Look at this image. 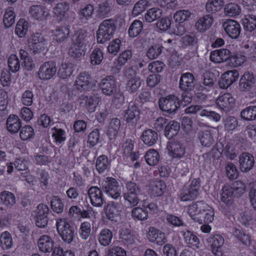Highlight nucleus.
Masks as SVG:
<instances>
[{
	"label": "nucleus",
	"mask_w": 256,
	"mask_h": 256,
	"mask_svg": "<svg viewBox=\"0 0 256 256\" xmlns=\"http://www.w3.org/2000/svg\"><path fill=\"white\" fill-rule=\"evenodd\" d=\"M120 121L118 118H113L109 124L107 134L110 139L114 138L120 132Z\"/></svg>",
	"instance_id": "nucleus-35"
},
{
	"label": "nucleus",
	"mask_w": 256,
	"mask_h": 256,
	"mask_svg": "<svg viewBox=\"0 0 256 256\" xmlns=\"http://www.w3.org/2000/svg\"><path fill=\"white\" fill-rule=\"evenodd\" d=\"M19 54L21 60L24 61L22 66L28 70H32L35 67V64L28 52L25 50L20 49Z\"/></svg>",
	"instance_id": "nucleus-36"
},
{
	"label": "nucleus",
	"mask_w": 256,
	"mask_h": 256,
	"mask_svg": "<svg viewBox=\"0 0 256 256\" xmlns=\"http://www.w3.org/2000/svg\"><path fill=\"white\" fill-rule=\"evenodd\" d=\"M143 28L142 22L140 20H134L128 29V34L132 38H135L140 34Z\"/></svg>",
	"instance_id": "nucleus-52"
},
{
	"label": "nucleus",
	"mask_w": 256,
	"mask_h": 256,
	"mask_svg": "<svg viewBox=\"0 0 256 256\" xmlns=\"http://www.w3.org/2000/svg\"><path fill=\"white\" fill-rule=\"evenodd\" d=\"M220 145L223 146L222 153L228 158L233 160L237 156L238 151L233 144L228 143L224 146L223 144L220 143Z\"/></svg>",
	"instance_id": "nucleus-48"
},
{
	"label": "nucleus",
	"mask_w": 256,
	"mask_h": 256,
	"mask_svg": "<svg viewBox=\"0 0 256 256\" xmlns=\"http://www.w3.org/2000/svg\"><path fill=\"white\" fill-rule=\"evenodd\" d=\"M166 184L164 181H156L152 185L151 194L154 196H160L166 190Z\"/></svg>",
	"instance_id": "nucleus-47"
},
{
	"label": "nucleus",
	"mask_w": 256,
	"mask_h": 256,
	"mask_svg": "<svg viewBox=\"0 0 256 256\" xmlns=\"http://www.w3.org/2000/svg\"><path fill=\"white\" fill-rule=\"evenodd\" d=\"M198 138L201 144L206 147L210 146L214 142V138L210 130H200L198 133Z\"/></svg>",
	"instance_id": "nucleus-33"
},
{
	"label": "nucleus",
	"mask_w": 256,
	"mask_h": 256,
	"mask_svg": "<svg viewBox=\"0 0 256 256\" xmlns=\"http://www.w3.org/2000/svg\"><path fill=\"white\" fill-rule=\"evenodd\" d=\"M132 214L134 218L140 220H146L148 218V211L140 207L133 208L132 211Z\"/></svg>",
	"instance_id": "nucleus-64"
},
{
	"label": "nucleus",
	"mask_w": 256,
	"mask_h": 256,
	"mask_svg": "<svg viewBox=\"0 0 256 256\" xmlns=\"http://www.w3.org/2000/svg\"><path fill=\"white\" fill-rule=\"evenodd\" d=\"M8 131L12 134L17 133L22 128V121L16 114H10L6 122Z\"/></svg>",
	"instance_id": "nucleus-25"
},
{
	"label": "nucleus",
	"mask_w": 256,
	"mask_h": 256,
	"mask_svg": "<svg viewBox=\"0 0 256 256\" xmlns=\"http://www.w3.org/2000/svg\"><path fill=\"white\" fill-rule=\"evenodd\" d=\"M238 162L241 171L246 172L254 167V158L251 154L244 152L239 156Z\"/></svg>",
	"instance_id": "nucleus-16"
},
{
	"label": "nucleus",
	"mask_w": 256,
	"mask_h": 256,
	"mask_svg": "<svg viewBox=\"0 0 256 256\" xmlns=\"http://www.w3.org/2000/svg\"><path fill=\"white\" fill-rule=\"evenodd\" d=\"M223 4V0H210L207 2L206 8L207 12L214 14L222 9Z\"/></svg>",
	"instance_id": "nucleus-45"
},
{
	"label": "nucleus",
	"mask_w": 256,
	"mask_h": 256,
	"mask_svg": "<svg viewBox=\"0 0 256 256\" xmlns=\"http://www.w3.org/2000/svg\"><path fill=\"white\" fill-rule=\"evenodd\" d=\"M146 162L150 166L156 165L160 159L159 154L155 150L150 149L148 150L144 156Z\"/></svg>",
	"instance_id": "nucleus-51"
},
{
	"label": "nucleus",
	"mask_w": 256,
	"mask_h": 256,
	"mask_svg": "<svg viewBox=\"0 0 256 256\" xmlns=\"http://www.w3.org/2000/svg\"><path fill=\"white\" fill-rule=\"evenodd\" d=\"M88 195L92 206L95 207H102L106 203L102 192L96 186H92L88 190Z\"/></svg>",
	"instance_id": "nucleus-11"
},
{
	"label": "nucleus",
	"mask_w": 256,
	"mask_h": 256,
	"mask_svg": "<svg viewBox=\"0 0 256 256\" xmlns=\"http://www.w3.org/2000/svg\"><path fill=\"white\" fill-rule=\"evenodd\" d=\"M147 238L148 240H157L158 239L164 240L165 234L160 230L154 227H150L147 234Z\"/></svg>",
	"instance_id": "nucleus-59"
},
{
	"label": "nucleus",
	"mask_w": 256,
	"mask_h": 256,
	"mask_svg": "<svg viewBox=\"0 0 256 256\" xmlns=\"http://www.w3.org/2000/svg\"><path fill=\"white\" fill-rule=\"evenodd\" d=\"M102 92L106 96H112L117 92L116 82L113 76H109L102 78L100 84Z\"/></svg>",
	"instance_id": "nucleus-9"
},
{
	"label": "nucleus",
	"mask_w": 256,
	"mask_h": 256,
	"mask_svg": "<svg viewBox=\"0 0 256 256\" xmlns=\"http://www.w3.org/2000/svg\"><path fill=\"white\" fill-rule=\"evenodd\" d=\"M102 188L108 196L114 200L120 198L121 190L118 183L112 178H107L102 182Z\"/></svg>",
	"instance_id": "nucleus-4"
},
{
	"label": "nucleus",
	"mask_w": 256,
	"mask_h": 256,
	"mask_svg": "<svg viewBox=\"0 0 256 256\" xmlns=\"http://www.w3.org/2000/svg\"><path fill=\"white\" fill-rule=\"evenodd\" d=\"M222 26L230 38L236 39L239 37L241 32V26L237 21L228 19L222 22Z\"/></svg>",
	"instance_id": "nucleus-10"
},
{
	"label": "nucleus",
	"mask_w": 256,
	"mask_h": 256,
	"mask_svg": "<svg viewBox=\"0 0 256 256\" xmlns=\"http://www.w3.org/2000/svg\"><path fill=\"white\" fill-rule=\"evenodd\" d=\"M214 18L212 14H206L198 18L195 24L196 29L200 32H204L212 26Z\"/></svg>",
	"instance_id": "nucleus-22"
},
{
	"label": "nucleus",
	"mask_w": 256,
	"mask_h": 256,
	"mask_svg": "<svg viewBox=\"0 0 256 256\" xmlns=\"http://www.w3.org/2000/svg\"><path fill=\"white\" fill-rule=\"evenodd\" d=\"M47 42L44 36L36 33L28 40V48L31 53L36 54L46 48Z\"/></svg>",
	"instance_id": "nucleus-6"
},
{
	"label": "nucleus",
	"mask_w": 256,
	"mask_h": 256,
	"mask_svg": "<svg viewBox=\"0 0 256 256\" xmlns=\"http://www.w3.org/2000/svg\"><path fill=\"white\" fill-rule=\"evenodd\" d=\"M56 71L57 66L55 62H46L40 66L38 75L42 80H48L56 74Z\"/></svg>",
	"instance_id": "nucleus-8"
},
{
	"label": "nucleus",
	"mask_w": 256,
	"mask_h": 256,
	"mask_svg": "<svg viewBox=\"0 0 256 256\" xmlns=\"http://www.w3.org/2000/svg\"><path fill=\"white\" fill-rule=\"evenodd\" d=\"M142 194L124 192L123 196L126 204L132 208L138 204Z\"/></svg>",
	"instance_id": "nucleus-38"
},
{
	"label": "nucleus",
	"mask_w": 256,
	"mask_h": 256,
	"mask_svg": "<svg viewBox=\"0 0 256 256\" xmlns=\"http://www.w3.org/2000/svg\"><path fill=\"white\" fill-rule=\"evenodd\" d=\"M167 148L170 155L173 158H182L185 154V148L178 140H172L168 142Z\"/></svg>",
	"instance_id": "nucleus-20"
},
{
	"label": "nucleus",
	"mask_w": 256,
	"mask_h": 256,
	"mask_svg": "<svg viewBox=\"0 0 256 256\" xmlns=\"http://www.w3.org/2000/svg\"><path fill=\"white\" fill-rule=\"evenodd\" d=\"M90 38V37L86 30H79L72 35L71 42L75 45L86 47Z\"/></svg>",
	"instance_id": "nucleus-23"
},
{
	"label": "nucleus",
	"mask_w": 256,
	"mask_h": 256,
	"mask_svg": "<svg viewBox=\"0 0 256 256\" xmlns=\"http://www.w3.org/2000/svg\"><path fill=\"white\" fill-rule=\"evenodd\" d=\"M100 100L98 94H93L89 96L82 94L79 97L80 105L86 108L89 112H93Z\"/></svg>",
	"instance_id": "nucleus-13"
},
{
	"label": "nucleus",
	"mask_w": 256,
	"mask_h": 256,
	"mask_svg": "<svg viewBox=\"0 0 256 256\" xmlns=\"http://www.w3.org/2000/svg\"><path fill=\"white\" fill-rule=\"evenodd\" d=\"M34 130L30 126L22 127L20 132V136L22 140H27L32 138L34 137Z\"/></svg>",
	"instance_id": "nucleus-61"
},
{
	"label": "nucleus",
	"mask_w": 256,
	"mask_h": 256,
	"mask_svg": "<svg viewBox=\"0 0 256 256\" xmlns=\"http://www.w3.org/2000/svg\"><path fill=\"white\" fill-rule=\"evenodd\" d=\"M105 212L107 218L116 222L120 214L118 208V204L114 202L108 203L105 208Z\"/></svg>",
	"instance_id": "nucleus-29"
},
{
	"label": "nucleus",
	"mask_w": 256,
	"mask_h": 256,
	"mask_svg": "<svg viewBox=\"0 0 256 256\" xmlns=\"http://www.w3.org/2000/svg\"><path fill=\"white\" fill-rule=\"evenodd\" d=\"M221 200L228 205H230L234 200L235 194L234 190L228 185H224L222 190Z\"/></svg>",
	"instance_id": "nucleus-32"
},
{
	"label": "nucleus",
	"mask_w": 256,
	"mask_h": 256,
	"mask_svg": "<svg viewBox=\"0 0 256 256\" xmlns=\"http://www.w3.org/2000/svg\"><path fill=\"white\" fill-rule=\"evenodd\" d=\"M198 194V192L196 191V190L184 186L180 192L179 198L183 202L192 200L196 198Z\"/></svg>",
	"instance_id": "nucleus-30"
},
{
	"label": "nucleus",
	"mask_w": 256,
	"mask_h": 256,
	"mask_svg": "<svg viewBox=\"0 0 256 256\" xmlns=\"http://www.w3.org/2000/svg\"><path fill=\"white\" fill-rule=\"evenodd\" d=\"M124 76L127 80L126 88L130 94L138 91L142 84V80L132 68H128L125 72Z\"/></svg>",
	"instance_id": "nucleus-5"
},
{
	"label": "nucleus",
	"mask_w": 256,
	"mask_h": 256,
	"mask_svg": "<svg viewBox=\"0 0 256 256\" xmlns=\"http://www.w3.org/2000/svg\"><path fill=\"white\" fill-rule=\"evenodd\" d=\"M240 7L236 3L230 2L226 4L224 8V13L228 17H236L240 14Z\"/></svg>",
	"instance_id": "nucleus-39"
},
{
	"label": "nucleus",
	"mask_w": 256,
	"mask_h": 256,
	"mask_svg": "<svg viewBox=\"0 0 256 256\" xmlns=\"http://www.w3.org/2000/svg\"><path fill=\"white\" fill-rule=\"evenodd\" d=\"M246 59V56L240 53L232 52L229 60V64L233 67H238L244 64Z\"/></svg>",
	"instance_id": "nucleus-49"
},
{
	"label": "nucleus",
	"mask_w": 256,
	"mask_h": 256,
	"mask_svg": "<svg viewBox=\"0 0 256 256\" xmlns=\"http://www.w3.org/2000/svg\"><path fill=\"white\" fill-rule=\"evenodd\" d=\"M29 13L36 20H42L49 16L48 12L41 5H34L30 7Z\"/></svg>",
	"instance_id": "nucleus-24"
},
{
	"label": "nucleus",
	"mask_w": 256,
	"mask_h": 256,
	"mask_svg": "<svg viewBox=\"0 0 256 256\" xmlns=\"http://www.w3.org/2000/svg\"><path fill=\"white\" fill-rule=\"evenodd\" d=\"M2 202L8 208H11L16 204L14 195L11 192L4 190L0 194Z\"/></svg>",
	"instance_id": "nucleus-44"
},
{
	"label": "nucleus",
	"mask_w": 256,
	"mask_h": 256,
	"mask_svg": "<svg viewBox=\"0 0 256 256\" xmlns=\"http://www.w3.org/2000/svg\"><path fill=\"white\" fill-rule=\"evenodd\" d=\"M90 76L88 73H80L75 81L74 86L76 90L81 92L88 91L91 86Z\"/></svg>",
	"instance_id": "nucleus-19"
},
{
	"label": "nucleus",
	"mask_w": 256,
	"mask_h": 256,
	"mask_svg": "<svg viewBox=\"0 0 256 256\" xmlns=\"http://www.w3.org/2000/svg\"><path fill=\"white\" fill-rule=\"evenodd\" d=\"M140 138L145 144L151 146L156 142L158 134L154 130L148 129L142 132Z\"/></svg>",
	"instance_id": "nucleus-26"
},
{
	"label": "nucleus",
	"mask_w": 256,
	"mask_h": 256,
	"mask_svg": "<svg viewBox=\"0 0 256 256\" xmlns=\"http://www.w3.org/2000/svg\"><path fill=\"white\" fill-rule=\"evenodd\" d=\"M69 26H63L57 28L54 32V38L58 42H62L70 34Z\"/></svg>",
	"instance_id": "nucleus-42"
},
{
	"label": "nucleus",
	"mask_w": 256,
	"mask_h": 256,
	"mask_svg": "<svg viewBox=\"0 0 256 256\" xmlns=\"http://www.w3.org/2000/svg\"><path fill=\"white\" fill-rule=\"evenodd\" d=\"M218 106L225 112L230 111L234 106V99L230 93H225L216 100Z\"/></svg>",
	"instance_id": "nucleus-14"
},
{
	"label": "nucleus",
	"mask_w": 256,
	"mask_h": 256,
	"mask_svg": "<svg viewBox=\"0 0 256 256\" xmlns=\"http://www.w3.org/2000/svg\"><path fill=\"white\" fill-rule=\"evenodd\" d=\"M110 164V162L106 156L102 154L99 156L96 162V168L100 174L107 170Z\"/></svg>",
	"instance_id": "nucleus-41"
},
{
	"label": "nucleus",
	"mask_w": 256,
	"mask_h": 256,
	"mask_svg": "<svg viewBox=\"0 0 256 256\" xmlns=\"http://www.w3.org/2000/svg\"><path fill=\"white\" fill-rule=\"evenodd\" d=\"M192 13L186 10H181L177 11L174 15V18L176 22L183 23L188 20Z\"/></svg>",
	"instance_id": "nucleus-57"
},
{
	"label": "nucleus",
	"mask_w": 256,
	"mask_h": 256,
	"mask_svg": "<svg viewBox=\"0 0 256 256\" xmlns=\"http://www.w3.org/2000/svg\"><path fill=\"white\" fill-rule=\"evenodd\" d=\"M124 118L128 126H134L140 117V109L134 102H130L124 112Z\"/></svg>",
	"instance_id": "nucleus-7"
},
{
	"label": "nucleus",
	"mask_w": 256,
	"mask_h": 256,
	"mask_svg": "<svg viewBox=\"0 0 256 256\" xmlns=\"http://www.w3.org/2000/svg\"><path fill=\"white\" fill-rule=\"evenodd\" d=\"M73 71L71 64L62 63L58 70V76L61 79H66L71 76Z\"/></svg>",
	"instance_id": "nucleus-43"
},
{
	"label": "nucleus",
	"mask_w": 256,
	"mask_h": 256,
	"mask_svg": "<svg viewBox=\"0 0 256 256\" xmlns=\"http://www.w3.org/2000/svg\"><path fill=\"white\" fill-rule=\"evenodd\" d=\"M180 129L178 122L172 120L164 128V135L168 139L172 138L176 136Z\"/></svg>",
	"instance_id": "nucleus-34"
},
{
	"label": "nucleus",
	"mask_w": 256,
	"mask_h": 256,
	"mask_svg": "<svg viewBox=\"0 0 256 256\" xmlns=\"http://www.w3.org/2000/svg\"><path fill=\"white\" fill-rule=\"evenodd\" d=\"M195 84L194 77L192 73L186 72L182 74L178 86L181 90L193 91Z\"/></svg>",
	"instance_id": "nucleus-15"
},
{
	"label": "nucleus",
	"mask_w": 256,
	"mask_h": 256,
	"mask_svg": "<svg viewBox=\"0 0 256 256\" xmlns=\"http://www.w3.org/2000/svg\"><path fill=\"white\" fill-rule=\"evenodd\" d=\"M116 30V21L112 18L104 20L96 31V40L98 44H104L114 37Z\"/></svg>",
	"instance_id": "nucleus-2"
},
{
	"label": "nucleus",
	"mask_w": 256,
	"mask_h": 256,
	"mask_svg": "<svg viewBox=\"0 0 256 256\" xmlns=\"http://www.w3.org/2000/svg\"><path fill=\"white\" fill-rule=\"evenodd\" d=\"M164 47L162 44L155 43L148 46L146 56L150 60L156 59L162 54Z\"/></svg>",
	"instance_id": "nucleus-31"
},
{
	"label": "nucleus",
	"mask_w": 256,
	"mask_h": 256,
	"mask_svg": "<svg viewBox=\"0 0 256 256\" xmlns=\"http://www.w3.org/2000/svg\"><path fill=\"white\" fill-rule=\"evenodd\" d=\"M242 24L244 30L252 32L256 28V15L245 14L242 19Z\"/></svg>",
	"instance_id": "nucleus-28"
},
{
	"label": "nucleus",
	"mask_w": 256,
	"mask_h": 256,
	"mask_svg": "<svg viewBox=\"0 0 256 256\" xmlns=\"http://www.w3.org/2000/svg\"><path fill=\"white\" fill-rule=\"evenodd\" d=\"M232 53L230 50L226 48L216 50L210 53V60L215 63H220L227 60H230Z\"/></svg>",
	"instance_id": "nucleus-21"
},
{
	"label": "nucleus",
	"mask_w": 256,
	"mask_h": 256,
	"mask_svg": "<svg viewBox=\"0 0 256 256\" xmlns=\"http://www.w3.org/2000/svg\"><path fill=\"white\" fill-rule=\"evenodd\" d=\"M239 74L236 70H229L222 76L218 84L221 88L225 89L232 85L238 78Z\"/></svg>",
	"instance_id": "nucleus-18"
},
{
	"label": "nucleus",
	"mask_w": 256,
	"mask_h": 256,
	"mask_svg": "<svg viewBox=\"0 0 256 256\" xmlns=\"http://www.w3.org/2000/svg\"><path fill=\"white\" fill-rule=\"evenodd\" d=\"M15 14L14 8L12 7L6 9L3 18V22L6 28H10L15 22Z\"/></svg>",
	"instance_id": "nucleus-50"
},
{
	"label": "nucleus",
	"mask_w": 256,
	"mask_h": 256,
	"mask_svg": "<svg viewBox=\"0 0 256 256\" xmlns=\"http://www.w3.org/2000/svg\"><path fill=\"white\" fill-rule=\"evenodd\" d=\"M158 106L162 111L168 114H174L180 106L179 99L174 95H168L159 99Z\"/></svg>",
	"instance_id": "nucleus-3"
},
{
	"label": "nucleus",
	"mask_w": 256,
	"mask_h": 256,
	"mask_svg": "<svg viewBox=\"0 0 256 256\" xmlns=\"http://www.w3.org/2000/svg\"><path fill=\"white\" fill-rule=\"evenodd\" d=\"M188 212L192 218L200 224H208L214 220V210L203 201H198L190 205Z\"/></svg>",
	"instance_id": "nucleus-1"
},
{
	"label": "nucleus",
	"mask_w": 256,
	"mask_h": 256,
	"mask_svg": "<svg viewBox=\"0 0 256 256\" xmlns=\"http://www.w3.org/2000/svg\"><path fill=\"white\" fill-rule=\"evenodd\" d=\"M148 6L150 3L147 0H139L134 4L132 12L135 16H138L144 11Z\"/></svg>",
	"instance_id": "nucleus-56"
},
{
	"label": "nucleus",
	"mask_w": 256,
	"mask_h": 256,
	"mask_svg": "<svg viewBox=\"0 0 256 256\" xmlns=\"http://www.w3.org/2000/svg\"><path fill=\"white\" fill-rule=\"evenodd\" d=\"M162 10L158 8H152L149 9L144 15V20L146 22L150 23L158 20L162 14Z\"/></svg>",
	"instance_id": "nucleus-37"
},
{
	"label": "nucleus",
	"mask_w": 256,
	"mask_h": 256,
	"mask_svg": "<svg viewBox=\"0 0 256 256\" xmlns=\"http://www.w3.org/2000/svg\"><path fill=\"white\" fill-rule=\"evenodd\" d=\"M200 116H206L210 120H212L216 122H218L221 118L220 115L214 111L210 110L209 108H203L200 111Z\"/></svg>",
	"instance_id": "nucleus-63"
},
{
	"label": "nucleus",
	"mask_w": 256,
	"mask_h": 256,
	"mask_svg": "<svg viewBox=\"0 0 256 256\" xmlns=\"http://www.w3.org/2000/svg\"><path fill=\"white\" fill-rule=\"evenodd\" d=\"M100 131L98 128H95L88 135L87 142L90 147H93L100 142Z\"/></svg>",
	"instance_id": "nucleus-60"
},
{
	"label": "nucleus",
	"mask_w": 256,
	"mask_h": 256,
	"mask_svg": "<svg viewBox=\"0 0 256 256\" xmlns=\"http://www.w3.org/2000/svg\"><path fill=\"white\" fill-rule=\"evenodd\" d=\"M28 30V22L23 19H20L16 24L15 32L20 38H24L26 36Z\"/></svg>",
	"instance_id": "nucleus-53"
},
{
	"label": "nucleus",
	"mask_w": 256,
	"mask_h": 256,
	"mask_svg": "<svg viewBox=\"0 0 256 256\" xmlns=\"http://www.w3.org/2000/svg\"><path fill=\"white\" fill-rule=\"evenodd\" d=\"M216 82V78L214 74L212 72H206L204 74L203 81L200 84L198 90H208L210 88L214 86Z\"/></svg>",
	"instance_id": "nucleus-27"
},
{
	"label": "nucleus",
	"mask_w": 256,
	"mask_h": 256,
	"mask_svg": "<svg viewBox=\"0 0 256 256\" xmlns=\"http://www.w3.org/2000/svg\"><path fill=\"white\" fill-rule=\"evenodd\" d=\"M50 205L53 211L56 213H61L63 210L64 204L61 199L58 196H52Z\"/></svg>",
	"instance_id": "nucleus-62"
},
{
	"label": "nucleus",
	"mask_w": 256,
	"mask_h": 256,
	"mask_svg": "<svg viewBox=\"0 0 256 256\" xmlns=\"http://www.w3.org/2000/svg\"><path fill=\"white\" fill-rule=\"evenodd\" d=\"M86 47L72 44L68 51L69 56L74 58H80L85 54Z\"/></svg>",
	"instance_id": "nucleus-46"
},
{
	"label": "nucleus",
	"mask_w": 256,
	"mask_h": 256,
	"mask_svg": "<svg viewBox=\"0 0 256 256\" xmlns=\"http://www.w3.org/2000/svg\"><path fill=\"white\" fill-rule=\"evenodd\" d=\"M256 82V77L252 74L246 72L240 80V89L241 91L248 92L254 87Z\"/></svg>",
	"instance_id": "nucleus-17"
},
{
	"label": "nucleus",
	"mask_w": 256,
	"mask_h": 256,
	"mask_svg": "<svg viewBox=\"0 0 256 256\" xmlns=\"http://www.w3.org/2000/svg\"><path fill=\"white\" fill-rule=\"evenodd\" d=\"M242 119L252 120L256 119V106H250L244 109L240 112Z\"/></svg>",
	"instance_id": "nucleus-54"
},
{
	"label": "nucleus",
	"mask_w": 256,
	"mask_h": 256,
	"mask_svg": "<svg viewBox=\"0 0 256 256\" xmlns=\"http://www.w3.org/2000/svg\"><path fill=\"white\" fill-rule=\"evenodd\" d=\"M8 95L5 92H0V118H2L8 114Z\"/></svg>",
	"instance_id": "nucleus-55"
},
{
	"label": "nucleus",
	"mask_w": 256,
	"mask_h": 256,
	"mask_svg": "<svg viewBox=\"0 0 256 256\" xmlns=\"http://www.w3.org/2000/svg\"><path fill=\"white\" fill-rule=\"evenodd\" d=\"M56 228L62 240H73L74 231L66 219H60L57 221Z\"/></svg>",
	"instance_id": "nucleus-12"
},
{
	"label": "nucleus",
	"mask_w": 256,
	"mask_h": 256,
	"mask_svg": "<svg viewBox=\"0 0 256 256\" xmlns=\"http://www.w3.org/2000/svg\"><path fill=\"white\" fill-rule=\"evenodd\" d=\"M69 8V4L66 2H64L58 4L54 8V12L55 15L62 20L66 17V12Z\"/></svg>",
	"instance_id": "nucleus-40"
},
{
	"label": "nucleus",
	"mask_w": 256,
	"mask_h": 256,
	"mask_svg": "<svg viewBox=\"0 0 256 256\" xmlns=\"http://www.w3.org/2000/svg\"><path fill=\"white\" fill-rule=\"evenodd\" d=\"M91 64L92 65H98L104 58L102 50L99 48H95L90 56Z\"/></svg>",
	"instance_id": "nucleus-58"
}]
</instances>
